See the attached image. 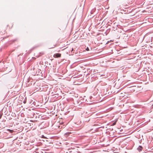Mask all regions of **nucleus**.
<instances>
[{
    "label": "nucleus",
    "mask_w": 153,
    "mask_h": 153,
    "mask_svg": "<svg viewBox=\"0 0 153 153\" xmlns=\"http://www.w3.org/2000/svg\"><path fill=\"white\" fill-rule=\"evenodd\" d=\"M53 56L54 58L60 57L61 56V54L59 53H57L54 54Z\"/></svg>",
    "instance_id": "1"
},
{
    "label": "nucleus",
    "mask_w": 153,
    "mask_h": 153,
    "mask_svg": "<svg viewBox=\"0 0 153 153\" xmlns=\"http://www.w3.org/2000/svg\"><path fill=\"white\" fill-rule=\"evenodd\" d=\"M143 147L141 146H139L137 148V149L139 152H140L142 150Z\"/></svg>",
    "instance_id": "2"
},
{
    "label": "nucleus",
    "mask_w": 153,
    "mask_h": 153,
    "mask_svg": "<svg viewBox=\"0 0 153 153\" xmlns=\"http://www.w3.org/2000/svg\"><path fill=\"white\" fill-rule=\"evenodd\" d=\"M120 149H117V148L115 149V153H118L120 151Z\"/></svg>",
    "instance_id": "3"
},
{
    "label": "nucleus",
    "mask_w": 153,
    "mask_h": 153,
    "mask_svg": "<svg viewBox=\"0 0 153 153\" xmlns=\"http://www.w3.org/2000/svg\"><path fill=\"white\" fill-rule=\"evenodd\" d=\"M44 52H42V53H40V56H42V55H43V54H44Z\"/></svg>",
    "instance_id": "4"
},
{
    "label": "nucleus",
    "mask_w": 153,
    "mask_h": 153,
    "mask_svg": "<svg viewBox=\"0 0 153 153\" xmlns=\"http://www.w3.org/2000/svg\"><path fill=\"white\" fill-rule=\"evenodd\" d=\"M86 50L87 51H88L89 50V48H87L86 49Z\"/></svg>",
    "instance_id": "5"
},
{
    "label": "nucleus",
    "mask_w": 153,
    "mask_h": 153,
    "mask_svg": "<svg viewBox=\"0 0 153 153\" xmlns=\"http://www.w3.org/2000/svg\"><path fill=\"white\" fill-rule=\"evenodd\" d=\"M117 121V120H116V119H115V123H116V122Z\"/></svg>",
    "instance_id": "6"
},
{
    "label": "nucleus",
    "mask_w": 153,
    "mask_h": 153,
    "mask_svg": "<svg viewBox=\"0 0 153 153\" xmlns=\"http://www.w3.org/2000/svg\"><path fill=\"white\" fill-rule=\"evenodd\" d=\"M113 124L114 125H115V122L113 123Z\"/></svg>",
    "instance_id": "7"
},
{
    "label": "nucleus",
    "mask_w": 153,
    "mask_h": 153,
    "mask_svg": "<svg viewBox=\"0 0 153 153\" xmlns=\"http://www.w3.org/2000/svg\"><path fill=\"white\" fill-rule=\"evenodd\" d=\"M118 43V42H115V43Z\"/></svg>",
    "instance_id": "8"
},
{
    "label": "nucleus",
    "mask_w": 153,
    "mask_h": 153,
    "mask_svg": "<svg viewBox=\"0 0 153 153\" xmlns=\"http://www.w3.org/2000/svg\"><path fill=\"white\" fill-rule=\"evenodd\" d=\"M55 46H56V45H54L53 48L55 47Z\"/></svg>",
    "instance_id": "9"
},
{
    "label": "nucleus",
    "mask_w": 153,
    "mask_h": 153,
    "mask_svg": "<svg viewBox=\"0 0 153 153\" xmlns=\"http://www.w3.org/2000/svg\"><path fill=\"white\" fill-rule=\"evenodd\" d=\"M73 51V48H72V50L71 51Z\"/></svg>",
    "instance_id": "10"
}]
</instances>
